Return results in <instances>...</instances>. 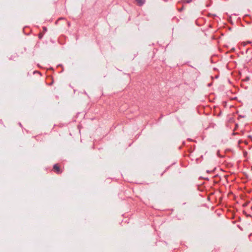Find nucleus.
<instances>
[{"instance_id":"5","label":"nucleus","mask_w":252,"mask_h":252,"mask_svg":"<svg viewBox=\"0 0 252 252\" xmlns=\"http://www.w3.org/2000/svg\"><path fill=\"white\" fill-rule=\"evenodd\" d=\"M178 11H180V12H181L184 9V6H183L181 8H178Z\"/></svg>"},{"instance_id":"7","label":"nucleus","mask_w":252,"mask_h":252,"mask_svg":"<svg viewBox=\"0 0 252 252\" xmlns=\"http://www.w3.org/2000/svg\"><path fill=\"white\" fill-rule=\"evenodd\" d=\"M68 26H70V23L68 22Z\"/></svg>"},{"instance_id":"6","label":"nucleus","mask_w":252,"mask_h":252,"mask_svg":"<svg viewBox=\"0 0 252 252\" xmlns=\"http://www.w3.org/2000/svg\"><path fill=\"white\" fill-rule=\"evenodd\" d=\"M43 29V30H44V32L47 31V28H46V27H44Z\"/></svg>"},{"instance_id":"2","label":"nucleus","mask_w":252,"mask_h":252,"mask_svg":"<svg viewBox=\"0 0 252 252\" xmlns=\"http://www.w3.org/2000/svg\"><path fill=\"white\" fill-rule=\"evenodd\" d=\"M138 6H142L143 5L145 2V0H135Z\"/></svg>"},{"instance_id":"8","label":"nucleus","mask_w":252,"mask_h":252,"mask_svg":"<svg viewBox=\"0 0 252 252\" xmlns=\"http://www.w3.org/2000/svg\"><path fill=\"white\" fill-rule=\"evenodd\" d=\"M165 1H167L168 0H163Z\"/></svg>"},{"instance_id":"4","label":"nucleus","mask_w":252,"mask_h":252,"mask_svg":"<svg viewBox=\"0 0 252 252\" xmlns=\"http://www.w3.org/2000/svg\"><path fill=\"white\" fill-rule=\"evenodd\" d=\"M43 36V34L41 32L39 33L38 34V37L39 39H41Z\"/></svg>"},{"instance_id":"1","label":"nucleus","mask_w":252,"mask_h":252,"mask_svg":"<svg viewBox=\"0 0 252 252\" xmlns=\"http://www.w3.org/2000/svg\"><path fill=\"white\" fill-rule=\"evenodd\" d=\"M53 170L58 174H60L62 173V170L61 169L58 164H55L54 165Z\"/></svg>"},{"instance_id":"3","label":"nucleus","mask_w":252,"mask_h":252,"mask_svg":"<svg viewBox=\"0 0 252 252\" xmlns=\"http://www.w3.org/2000/svg\"><path fill=\"white\" fill-rule=\"evenodd\" d=\"M192 1V0H182V1L181 2H179V3H180V2L181 3H189L190 2H191Z\"/></svg>"}]
</instances>
